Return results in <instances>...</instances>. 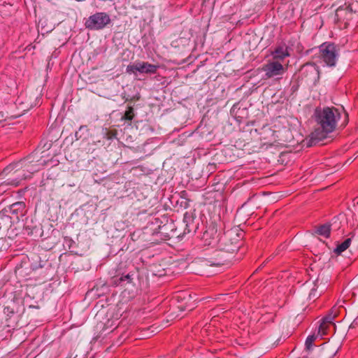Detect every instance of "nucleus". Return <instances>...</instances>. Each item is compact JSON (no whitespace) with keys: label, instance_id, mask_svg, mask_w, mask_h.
<instances>
[{"label":"nucleus","instance_id":"1","mask_svg":"<svg viewBox=\"0 0 358 358\" xmlns=\"http://www.w3.org/2000/svg\"><path fill=\"white\" fill-rule=\"evenodd\" d=\"M45 164V159H42L36 153L32 154L15 164L8 165L2 173H11L8 184L17 186L22 180L31 178L34 173L38 171Z\"/></svg>","mask_w":358,"mask_h":358},{"label":"nucleus","instance_id":"2","mask_svg":"<svg viewBox=\"0 0 358 358\" xmlns=\"http://www.w3.org/2000/svg\"><path fill=\"white\" fill-rule=\"evenodd\" d=\"M317 127L310 134L312 144H315L326 138L329 134L333 132L337 125L341 115L338 110L334 107L317 108L315 111Z\"/></svg>","mask_w":358,"mask_h":358},{"label":"nucleus","instance_id":"3","mask_svg":"<svg viewBox=\"0 0 358 358\" xmlns=\"http://www.w3.org/2000/svg\"><path fill=\"white\" fill-rule=\"evenodd\" d=\"M243 234V232L236 228L227 231L220 237V249L233 254L239 249Z\"/></svg>","mask_w":358,"mask_h":358},{"label":"nucleus","instance_id":"4","mask_svg":"<svg viewBox=\"0 0 358 358\" xmlns=\"http://www.w3.org/2000/svg\"><path fill=\"white\" fill-rule=\"evenodd\" d=\"M320 58L324 65L333 67L336 64L338 52L334 43H324L320 46Z\"/></svg>","mask_w":358,"mask_h":358},{"label":"nucleus","instance_id":"5","mask_svg":"<svg viewBox=\"0 0 358 358\" xmlns=\"http://www.w3.org/2000/svg\"><path fill=\"white\" fill-rule=\"evenodd\" d=\"M110 22L111 20L108 14L104 12H97L86 20L85 26L90 30H101Z\"/></svg>","mask_w":358,"mask_h":358},{"label":"nucleus","instance_id":"6","mask_svg":"<svg viewBox=\"0 0 358 358\" xmlns=\"http://www.w3.org/2000/svg\"><path fill=\"white\" fill-rule=\"evenodd\" d=\"M1 212L3 215L10 217V219L19 220L20 217L24 215L25 203L22 201L15 202L4 208Z\"/></svg>","mask_w":358,"mask_h":358},{"label":"nucleus","instance_id":"7","mask_svg":"<svg viewBox=\"0 0 358 358\" xmlns=\"http://www.w3.org/2000/svg\"><path fill=\"white\" fill-rule=\"evenodd\" d=\"M201 241L205 246L215 247L218 245L220 248V238L215 226H210L203 234Z\"/></svg>","mask_w":358,"mask_h":358},{"label":"nucleus","instance_id":"8","mask_svg":"<svg viewBox=\"0 0 358 358\" xmlns=\"http://www.w3.org/2000/svg\"><path fill=\"white\" fill-rule=\"evenodd\" d=\"M262 71L265 72L266 78H271L282 76L285 72V69L278 61H271L263 66Z\"/></svg>","mask_w":358,"mask_h":358},{"label":"nucleus","instance_id":"9","mask_svg":"<svg viewBox=\"0 0 358 358\" xmlns=\"http://www.w3.org/2000/svg\"><path fill=\"white\" fill-rule=\"evenodd\" d=\"M354 15L352 8L350 5L340 6L336 10L335 17L337 21L344 22L345 24H348V21L352 18Z\"/></svg>","mask_w":358,"mask_h":358},{"label":"nucleus","instance_id":"10","mask_svg":"<svg viewBox=\"0 0 358 358\" xmlns=\"http://www.w3.org/2000/svg\"><path fill=\"white\" fill-rule=\"evenodd\" d=\"M301 74L310 81H316L319 79V70L315 64H307L301 69Z\"/></svg>","mask_w":358,"mask_h":358},{"label":"nucleus","instance_id":"11","mask_svg":"<svg viewBox=\"0 0 358 358\" xmlns=\"http://www.w3.org/2000/svg\"><path fill=\"white\" fill-rule=\"evenodd\" d=\"M135 276L134 272L117 275L111 278V284L115 286H125L133 282Z\"/></svg>","mask_w":358,"mask_h":358},{"label":"nucleus","instance_id":"12","mask_svg":"<svg viewBox=\"0 0 358 358\" xmlns=\"http://www.w3.org/2000/svg\"><path fill=\"white\" fill-rule=\"evenodd\" d=\"M231 253H227L225 250H222L220 248L216 251L215 257L212 258L208 262L210 266H220L224 264L229 259Z\"/></svg>","mask_w":358,"mask_h":358},{"label":"nucleus","instance_id":"13","mask_svg":"<svg viewBox=\"0 0 358 358\" xmlns=\"http://www.w3.org/2000/svg\"><path fill=\"white\" fill-rule=\"evenodd\" d=\"M271 55L275 61L283 60L290 55L288 47L286 45H280L271 52Z\"/></svg>","mask_w":358,"mask_h":358},{"label":"nucleus","instance_id":"14","mask_svg":"<svg viewBox=\"0 0 358 358\" xmlns=\"http://www.w3.org/2000/svg\"><path fill=\"white\" fill-rule=\"evenodd\" d=\"M158 67L146 62H138V72L141 73L154 74L157 72Z\"/></svg>","mask_w":358,"mask_h":358},{"label":"nucleus","instance_id":"15","mask_svg":"<svg viewBox=\"0 0 358 358\" xmlns=\"http://www.w3.org/2000/svg\"><path fill=\"white\" fill-rule=\"evenodd\" d=\"M331 226L329 224H324L320 226L316 229V233L320 236H322L325 238H328L330 235Z\"/></svg>","mask_w":358,"mask_h":358},{"label":"nucleus","instance_id":"16","mask_svg":"<svg viewBox=\"0 0 358 358\" xmlns=\"http://www.w3.org/2000/svg\"><path fill=\"white\" fill-rule=\"evenodd\" d=\"M351 243V238L345 239L342 243L338 244L334 250V252L337 255L341 254L343 251L346 250Z\"/></svg>","mask_w":358,"mask_h":358},{"label":"nucleus","instance_id":"17","mask_svg":"<svg viewBox=\"0 0 358 358\" xmlns=\"http://www.w3.org/2000/svg\"><path fill=\"white\" fill-rule=\"evenodd\" d=\"M134 117V108L131 106L128 107L125 111L124 115L122 117V120L131 122Z\"/></svg>","mask_w":358,"mask_h":358},{"label":"nucleus","instance_id":"18","mask_svg":"<svg viewBox=\"0 0 358 358\" xmlns=\"http://www.w3.org/2000/svg\"><path fill=\"white\" fill-rule=\"evenodd\" d=\"M117 324L115 323V321L107 320V322L104 323L103 329L104 330H109V331H112L113 329L116 328Z\"/></svg>","mask_w":358,"mask_h":358},{"label":"nucleus","instance_id":"19","mask_svg":"<svg viewBox=\"0 0 358 358\" xmlns=\"http://www.w3.org/2000/svg\"><path fill=\"white\" fill-rule=\"evenodd\" d=\"M316 339V336L315 335H310L307 337L306 340V343H305V345H306V348L307 350H310L312 346H313V342L315 341V340Z\"/></svg>","mask_w":358,"mask_h":358},{"label":"nucleus","instance_id":"20","mask_svg":"<svg viewBox=\"0 0 358 358\" xmlns=\"http://www.w3.org/2000/svg\"><path fill=\"white\" fill-rule=\"evenodd\" d=\"M24 229L29 235H32L34 233H36L38 229L36 225L30 226L27 222L25 224Z\"/></svg>","mask_w":358,"mask_h":358},{"label":"nucleus","instance_id":"21","mask_svg":"<svg viewBox=\"0 0 358 358\" xmlns=\"http://www.w3.org/2000/svg\"><path fill=\"white\" fill-rule=\"evenodd\" d=\"M335 317H336L335 315L329 314L322 319V322H324L329 326H333L334 325L333 321L334 320Z\"/></svg>","mask_w":358,"mask_h":358},{"label":"nucleus","instance_id":"22","mask_svg":"<svg viewBox=\"0 0 358 358\" xmlns=\"http://www.w3.org/2000/svg\"><path fill=\"white\" fill-rule=\"evenodd\" d=\"M330 326L324 323L321 322V324L319 326L318 329V334L321 336L325 335L327 334V330Z\"/></svg>","mask_w":358,"mask_h":358},{"label":"nucleus","instance_id":"23","mask_svg":"<svg viewBox=\"0 0 358 358\" xmlns=\"http://www.w3.org/2000/svg\"><path fill=\"white\" fill-rule=\"evenodd\" d=\"M126 71L129 73H136V72H138V62H135L133 64L128 65L127 66Z\"/></svg>","mask_w":358,"mask_h":358},{"label":"nucleus","instance_id":"24","mask_svg":"<svg viewBox=\"0 0 358 358\" xmlns=\"http://www.w3.org/2000/svg\"><path fill=\"white\" fill-rule=\"evenodd\" d=\"M15 272L20 275L22 274V273H23L22 266H20V267L17 266Z\"/></svg>","mask_w":358,"mask_h":358},{"label":"nucleus","instance_id":"25","mask_svg":"<svg viewBox=\"0 0 358 358\" xmlns=\"http://www.w3.org/2000/svg\"><path fill=\"white\" fill-rule=\"evenodd\" d=\"M179 308L181 309V310H186V308H185V307H183V306H180V307H179Z\"/></svg>","mask_w":358,"mask_h":358},{"label":"nucleus","instance_id":"26","mask_svg":"<svg viewBox=\"0 0 358 358\" xmlns=\"http://www.w3.org/2000/svg\"><path fill=\"white\" fill-rule=\"evenodd\" d=\"M334 356H335V353L331 355L330 357H329L328 358H334Z\"/></svg>","mask_w":358,"mask_h":358},{"label":"nucleus","instance_id":"27","mask_svg":"<svg viewBox=\"0 0 358 358\" xmlns=\"http://www.w3.org/2000/svg\"><path fill=\"white\" fill-rule=\"evenodd\" d=\"M3 124V123L0 121V127Z\"/></svg>","mask_w":358,"mask_h":358},{"label":"nucleus","instance_id":"28","mask_svg":"<svg viewBox=\"0 0 358 358\" xmlns=\"http://www.w3.org/2000/svg\"><path fill=\"white\" fill-rule=\"evenodd\" d=\"M357 205H358V201H357Z\"/></svg>","mask_w":358,"mask_h":358}]
</instances>
